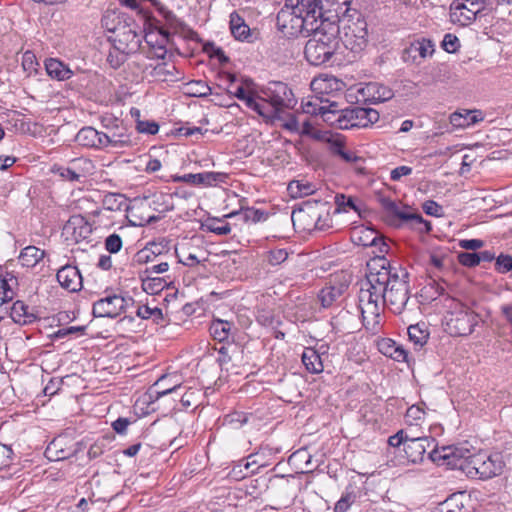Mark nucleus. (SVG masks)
I'll return each mask as SVG.
<instances>
[{
    "instance_id": "nucleus-55",
    "label": "nucleus",
    "mask_w": 512,
    "mask_h": 512,
    "mask_svg": "<svg viewBox=\"0 0 512 512\" xmlns=\"http://www.w3.org/2000/svg\"><path fill=\"white\" fill-rule=\"evenodd\" d=\"M458 262L468 268H473L479 265V256L478 252H459L457 254Z\"/></svg>"
},
{
    "instance_id": "nucleus-62",
    "label": "nucleus",
    "mask_w": 512,
    "mask_h": 512,
    "mask_svg": "<svg viewBox=\"0 0 512 512\" xmlns=\"http://www.w3.org/2000/svg\"><path fill=\"white\" fill-rule=\"evenodd\" d=\"M424 289H425L426 293H431V295H430L431 300H435L439 296H445V298L447 296H449L448 294H446L445 287L436 280H431L427 284V286H425Z\"/></svg>"
},
{
    "instance_id": "nucleus-61",
    "label": "nucleus",
    "mask_w": 512,
    "mask_h": 512,
    "mask_svg": "<svg viewBox=\"0 0 512 512\" xmlns=\"http://www.w3.org/2000/svg\"><path fill=\"white\" fill-rule=\"evenodd\" d=\"M495 270L498 273H507L512 270V256L508 254H500L495 257Z\"/></svg>"
},
{
    "instance_id": "nucleus-10",
    "label": "nucleus",
    "mask_w": 512,
    "mask_h": 512,
    "mask_svg": "<svg viewBox=\"0 0 512 512\" xmlns=\"http://www.w3.org/2000/svg\"><path fill=\"white\" fill-rule=\"evenodd\" d=\"M133 298L124 297L120 294H107L105 297L94 302L92 314L94 317L116 318L126 312L128 305L133 304Z\"/></svg>"
},
{
    "instance_id": "nucleus-13",
    "label": "nucleus",
    "mask_w": 512,
    "mask_h": 512,
    "mask_svg": "<svg viewBox=\"0 0 512 512\" xmlns=\"http://www.w3.org/2000/svg\"><path fill=\"white\" fill-rule=\"evenodd\" d=\"M229 29L231 35L237 41L254 43L259 40V30L250 28L244 17L238 11H233L229 15Z\"/></svg>"
},
{
    "instance_id": "nucleus-56",
    "label": "nucleus",
    "mask_w": 512,
    "mask_h": 512,
    "mask_svg": "<svg viewBox=\"0 0 512 512\" xmlns=\"http://www.w3.org/2000/svg\"><path fill=\"white\" fill-rule=\"evenodd\" d=\"M337 128L348 130L353 128V114L350 107L340 110L338 115Z\"/></svg>"
},
{
    "instance_id": "nucleus-58",
    "label": "nucleus",
    "mask_w": 512,
    "mask_h": 512,
    "mask_svg": "<svg viewBox=\"0 0 512 512\" xmlns=\"http://www.w3.org/2000/svg\"><path fill=\"white\" fill-rule=\"evenodd\" d=\"M170 241L166 239H161L159 241H153L147 244L146 248L150 250L153 254L154 258L161 256L164 253H167L170 249L169 247Z\"/></svg>"
},
{
    "instance_id": "nucleus-27",
    "label": "nucleus",
    "mask_w": 512,
    "mask_h": 512,
    "mask_svg": "<svg viewBox=\"0 0 512 512\" xmlns=\"http://www.w3.org/2000/svg\"><path fill=\"white\" fill-rule=\"evenodd\" d=\"M127 38L132 37L134 41L133 47H129L128 45L121 49L120 47H114L113 50H110L107 55V62L113 69H118L124 62L126 61V54L138 47L140 44V40L135 32L129 30L127 33H124Z\"/></svg>"
},
{
    "instance_id": "nucleus-2",
    "label": "nucleus",
    "mask_w": 512,
    "mask_h": 512,
    "mask_svg": "<svg viewBox=\"0 0 512 512\" xmlns=\"http://www.w3.org/2000/svg\"><path fill=\"white\" fill-rule=\"evenodd\" d=\"M322 24L312 33L304 48L305 58L313 66L328 63L340 44V26L335 21H323Z\"/></svg>"
},
{
    "instance_id": "nucleus-29",
    "label": "nucleus",
    "mask_w": 512,
    "mask_h": 512,
    "mask_svg": "<svg viewBox=\"0 0 512 512\" xmlns=\"http://www.w3.org/2000/svg\"><path fill=\"white\" fill-rule=\"evenodd\" d=\"M483 120L481 111L478 110H464L463 112L456 111L449 117L450 124L454 128H467Z\"/></svg>"
},
{
    "instance_id": "nucleus-54",
    "label": "nucleus",
    "mask_w": 512,
    "mask_h": 512,
    "mask_svg": "<svg viewBox=\"0 0 512 512\" xmlns=\"http://www.w3.org/2000/svg\"><path fill=\"white\" fill-rule=\"evenodd\" d=\"M14 296L13 290L10 288L8 281L6 280V285H2L0 291V315L6 314L8 311L7 305L10 301H12Z\"/></svg>"
},
{
    "instance_id": "nucleus-46",
    "label": "nucleus",
    "mask_w": 512,
    "mask_h": 512,
    "mask_svg": "<svg viewBox=\"0 0 512 512\" xmlns=\"http://www.w3.org/2000/svg\"><path fill=\"white\" fill-rule=\"evenodd\" d=\"M207 231L217 235H227L231 232V226L221 218L210 217L204 224Z\"/></svg>"
},
{
    "instance_id": "nucleus-17",
    "label": "nucleus",
    "mask_w": 512,
    "mask_h": 512,
    "mask_svg": "<svg viewBox=\"0 0 512 512\" xmlns=\"http://www.w3.org/2000/svg\"><path fill=\"white\" fill-rule=\"evenodd\" d=\"M91 233V225L81 215L71 216L63 227V234L75 243L88 239Z\"/></svg>"
},
{
    "instance_id": "nucleus-35",
    "label": "nucleus",
    "mask_w": 512,
    "mask_h": 512,
    "mask_svg": "<svg viewBox=\"0 0 512 512\" xmlns=\"http://www.w3.org/2000/svg\"><path fill=\"white\" fill-rule=\"evenodd\" d=\"M464 499L463 492L454 493L437 505L436 512H469Z\"/></svg>"
},
{
    "instance_id": "nucleus-57",
    "label": "nucleus",
    "mask_w": 512,
    "mask_h": 512,
    "mask_svg": "<svg viewBox=\"0 0 512 512\" xmlns=\"http://www.w3.org/2000/svg\"><path fill=\"white\" fill-rule=\"evenodd\" d=\"M288 258V252L286 249L279 248V249H273L267 252L266 260L267 262L272 265L276 266L284 261H286Z\"/></svg>"
},
{
    "instance_id": "nucleus-11",
    "label": "nucleus",
    "mask_w": 512,
    "mask_h": 512,
    "mask_svg": "<svg viewBox=\"0 0 512 512\" xmlns=\"http://www.w3.org/2000/svg\"><path fill=\"white\" fill-rule=\"evenodd\" d=\"M485 0H454L450 5V20L460 26L470 25L485 8Z\"/></svg>"
},
{
    "instance_id": "nucleus-18",
    "label": "nucleus",
    "mask_w": 512,
    "mask_h": 512,
    "mask_svg": "<svg viewBox=\"0 0 512 512\" xmlns=\"http://www.w3.org/2000/svg\"><path fill=\"white\" fill-rule=\"evenodd\" d=\"M434 43L427 38L417 39L409 44L402 52V60L406 63H418L420 59L432 56Z\"/></svg>"
},
{
    "instance_id": "nucleus-47",
    "label": "nucleus",
    "mask_w": 512,
    "mask_h": 512,
    "mask_svg": "<svg viewBox=\"0 0 512 512\" xmlns=\"http://www.w3.org/2000/svg\"><path fill=\"white\" fill-rule=\"evenodd\" d=\"M257 469H250L249 466L245 465V459H241L234 463L230 472L229 477L235 481H240L250 475L256 474Z\"/></svg>"
},
{
    "instance_id": "nucleus-40",
    "label": "nucleus",
    "mask_w": 512,
    "mask_h": 512,
    "mask_svg": "<svg viewBox=\"0 0 512 512\" xmlns=\"http://www.w3.org/2000/svg\"><path fill=\"white\" fill-rule=\"evenodd\" d=\"M317 101H318V99H316L315 102H312V101L307 102L304 105V111L309 114L320 115L324 122L337 128L338 115H339L340 110L328 111V110H323L324 109L323 107L316 108V105H318Z\"/></svg>"
},
{
    "instance_id": "nucleus-41",
    "label": "nucleus",
    "mask_w": 512,
    "mask_h": 512,
    "mask_svg": "<svg viewBox=\"0 0 512 512\" xmlns=\"http://www.w3.org/2000/svg\"><path fill=\"white\" fill-rule=\"evenodd\" d=\"M241 213L245 222L258 223L266 221L268 213L264 210L257 209L254 207H243L241 206L240 211H233L224 216V218H232L235 215Z\"/></svg>"
},
{
    "instance_id": "nucleus-34",
    "label": "nucleus",
    "mask_w": 512,
    "mask_h": 512,
    "mask_svg": "<svg viewBox=\"0 0 512 512\" xmlns=\"http://www.w3.org/2000/svg\"><path fill=\"white\" fill-rule=\"evenodd\" d=\"M44 66L46 73L58 81L68 80L74 74L67 65L58 59H46Z\"/></svg>"
},
{
    "instance_id": "nucleus-15",
    "label": "nucleus",
    "mask_w": 512,
    "mask_h": 512,
    "mask_svg": "<svg viewBox=\"0 0 512 512\" xmlns=\"http://www.w3.org/2000/svg\"><path fill=\"white\" fill-rule=\"evenodd\" d=\"M438 449L435 439L429 436L413 437L410 436L404 447V452L409 461L420 463L423 461L428 449Z\"/></svg>"
},
{
    "instance_id": "nucleus-4",
    "label": "nucleus",
    "mask_w": 512,
    "mask_h": 512,
    "mask_svg": "<svg viewBox=\"0 0 512 512\" xmlns=\"http://www.w3.org/2000/svg\"><path fill=\"white\" fill-rule=\"evenodd\" d=\"M323 21L318 15L294 13L293 10L282 8L276 17L278 29L289 38L310 37L321 27Z\"/></svg>"
},
{
    "instance_id": "nucleus-23",
    "label": "nucleus",
    "mask_w": 512,
    "mask_h": 512,
    "mask_svg": "<svg viewBox=\"0 0 512 512\" xmlns=\"http://www.w3.org/2000/svg\"><path fill=\"white\" fill-rule=\"evenodd\" d=\"M363 496V489L356 481L349 482L334 505V512H346Z\"/></svg>"
},
{
    "instance_id": "nucleus-49",
    "label": "nucleus",
    "mask_w": 512,
    "mask_h": 512,
    "mask_svg": "<svg viewBox=\"0 0 512 512\" xmlns=\"http://www.w3.org/2000/svg\"><path fill=\"white\" fill-rule=\"evenodd\" d=\"M84 161L83 159H74L71 161V165L68 167H58L57 171L60 176L69 181H79L84 175L77 172V165Z\"/></svg>"
},
{
    "instance_id": "nucleus-43",
    "label": "nucleus",
    "mask_w": 512,
    "mask_h": 512,
    "mask_svg": "<svg viewBox=\"0 0 512 512\" xmlns=\"http://www.w3.org/2000/svg\"><path fill=\"white\" fill-rule=\"evenodd\" d=\"M142 287L145 292L154 295L162 292L164 288H169V283L165 277L146 275V277L142 279Z\"/></svg>"
},
{
    "instance_id": "nucleus-21",
    "label": "nucleus",
    "mask_w": 512,
    "mask_h": 512,
    "mask_svg": "<svg viewBox=\"0 0 512 512\" xmlns=\"http://www.w3.org/2000/svg\"><path fill=\"white\" fill-rule=\"evenodd\" d=\"M59 285L68 292H78L82 288V276L76 266L65 265L56 274Z\"/></svg>"
},
{
    "instance_id": "nucleus-52",
    "label": "nucleus",
    "mask_w": 512,
    "mask_h": 512,
    "mask_svg": "<svg viewBox=\"0 0 512 512\" xmlns=\"http://www.w3.org/2000/svg\"><path fill=\"white\" fill-rule=\"evenodd\" d=\"M249 414L242 411H234L225 416V423L233 428H240L248 422Z\"/></svg>"
},
{
    "instance_id": "nucleus-1",
    "label": "nucleus",
    "mask_w": 512,
    "mask_h": 512,
    "mask_svg": "<svg viewBox=\"0 0 512 512\" xmlns=\"http://www.w3.org/2000/svg\"><path fill=\"white\" fill-rule=\"evenodd\" d=\"M380 267L366 274L360 283L358 307L363 326L375 334L380 329L381 313L387 306L394 314H401L409 300V273L401 266H393L386 258L374 263Z\"/></svg>"
},
{
    "instance_id": "nucleus-16",
    "label": "nucleus",
    "mask_w": 512,
    "mask_h": 512,
    "mask_svg": "<svg viewBox=\"0 0 512 512\" xmlns=\"http://www.w3.org/2000/svg\"><path fill=\"white\" fill-rule=\"evenodd\" d=\"M228 174L224 172H202V173H188L184 175L171 176L172 182H184L193 186H212L214 183H226Z\"/></svg>"
},
{
    "instance_id": "nucleus-6",
    "label": "nucleus",
    "mask_w": 512,
    "mask_h": 512,
    "mask_svg": "<svg viewBox=\"0 0 512 512\" xmlns=\"http://www.w3.org/2000/svg\"><path fill=\"white\" fill-rule=\"evenodd\" d=\"M263 99L271 108V122L280 118L286 109H293L297 100L292 89L282 81H270L260 89Z\"/></svg>"
},
{
    "instance_id": "nucleus-32",
    "label": "nucleus",
    "mask_w": 512,
    "mask_h": 512,
    "mask_svg": "<svg viewBox=\"0 0 512 512\" xmlns=\"http://www.w3.org/2000/svg\"><path fill=\"white\" fill-rule=\"evenodd\" d=\"M379 233L370 227H358L352 232L351 239L353 243L363 247L377 246Z\"/></svg>"
},
{
    "instance_id": "nucleus-59",
    "label": "nucleus",
    "mask_w": 512,
    "mask_h": 512,
    "mask_svg": "<svg viewBox=\"0 0 512 512\" xmlns=\"http://www.w3.org/2000/svg\"><path fill=\"white\" fill-rule=\"evenodd\" d=\"M104 245H105V249L109 253L116 254L121 250V248L123 246L122 238L117 233L110 234L105 239Z\"/></svg>"
},
{
    "instance_id": "nucleus-28",
    "label": "nucleus",
    "mask_w": 512,
    "mask_h": 512,
    "mask_svg": "<svg viewBox=\"0 0 512 512\" xmlns=\"http://www.w3.org/2000/svg\"><path fill=\"white\" fill-rule=\"evenodd\" d=\"M350 109L353 114V128H365L379 120V112L375 109L360 106H350Z\"/></svg>"
},
{
    "instance_id": "nucleus-19",
    "label": "nucleus",
    "mask_w": 512,
    "mask_h": 512,
    "mask_svg": "<svg viewBox=\"0 0 512 512\" xmlns=\"http://www.w3.org/2000/svg\"><path fill=\"white\" fill-rule=\"evenodd\" d=\"M121 5L136 11L139 15H141L145 22L153 29L157 30L158 33L168 41L170 36V31L164 28L161 21L153 16L150 7H146L143 5L141 0H118Z\"/></svg>"
},
{
    "instance_id": "nucleus-7",
    "label": "nucleus",
    "mask_w": 512,
    "mask_h": 512,
    "mask_svg": "<svg viewBox=\"0 0 512 512\" xmlns=\"http://www.w3.org/2000/svg\"><path fill=\"white\" fill-rule=\"evenodd\" d=\"M504 467L502 456L499 453L488 454L480 451L476 454H469L466 464V474L479 479H490L499 475Z\"/></svg>"
},
{
    "instance_id": "nucleus-9",
    "label": "nucleus",
    "mask_w": 512,
    "mask_h": 512,
    "mask_svg": "<svg viewBox=\"0 0 512 512\" xmlns=\"http://www.w3.org/2000/svg\"><path fill=\"white\" fill-rule=\"evenodd\" d=\"M470 452L464 451L455 446H443L438 449H432L428 452V458L438 466H445L448 469H459L466 473V464L469 460Z\"/></svg>"
},
{
    "instance_id": "nucleus-3",
    "label": "nucleus",
    "mask_w": 512,
    "mask_h": 512,
    "mask_svg": "<svg viewBox=\"0 0 512 512\" xmlns=\"http://www.w3.org/2000/svg\"><path fill=\"white\" fill-rule=\"evenodd\" d=\"M444 305L447 308L443 318L445 331L453 337L470 335L479 322V315L450 296L444 298Z\"/></svg>"
},
{
    "instance_id": "nucleus-26",
    "label": "nucleus",
    "mask_w": 512,
    "mask_h": 512,
    "mask_svg": "<svg viewBox=\"0 0 512 512\" xmlns=\"http://www.w3.org/2000/svg\"><path fill=\"white\" fill-rule=\"evenodd\" d=\"M361 93L367 97L365 101H370L371 103L385 102L394 96L391 88L377 82L366 84Z\"/></svg>"
},
{
    "instance_id": "nucleus-31",
    "label": "nucleus",
    "mask_w": 512,
    "mask_h": 512,
    "mask_svg": "<svg viewBox=\"0 0 512 512\" xmlns=\"http://www.w3.org/2000/svg\"><path fill=\"white\" fill-rule=\"evenodd\" d=\"M141 2L143 4L148 2L150 7H153L158 12V14L164 19L165 25L167 26L164 28L168 31L169 29L177 31L182 26L183 23L160 0H141Z\"/></svg>"
},
{
    "instance_id": "nucleus-5",
    "label": "nucleus",
    "mask_w": 512,
    "mask_h": 512,
    "mask_svg": "<svg viewBox=\"0 0 512 512\" xmlns=\"http://www.w3.org/2000/svg\"><path fill=\"white\" fill-rule=\"evenodd\" d=\"M342 23L343 36L340 38L344 46L353 53H360L368 43L367 22L358 10L337 19Z\"/></svg>"
},
{
    "instance_id": "nucleus-44",
    "label": "nucleus",
    "mask_w": 512,
    "mask_h": 512,
    "mask_svg": "<svg viewBox=\"0 0 512 512\" xmlns=\"http://www.w3.org/2000/svg\"><path fill=\"white\" fill-rule=\"evenodd\" d=\"M11 317L14 322L27 324L32 322V314L29 313V307L22 301H16L11 307Z\"/></svg>"
},
{
    "instance_id": "nucleus-50",
    "label": "nucleus",
    "mask_w": 512,
    "mask_h": 512,
    "mask_svg": "<svg viewBox=\"0 0 512 512\" xmlns=\"http://www.w3.org/2000/svg\"><path fill=\"white\" fill-rule=\"evenodd\" d=\"M335 204V213H345L348 212L349 209L358 212V207L356 206L354 200L351 197L345 196L344 194H336Z\"/></svg>"
},
{
    "instance_id": "nucleus-42",
    "label": "nucleus",
    "mask_w": 512,
    "mask_h": 512,
    "mask_svg": "<svg viewBox=\"0 0 512 512\" xmlns=\"http://www.w3.org/2000/svg\"><path fill=\"white\" fill-rule=\"evenodd\" d=\"M136 315L141 319H151L157 325H163L165 322L162 309L151 307L149 304L139 305L136 309Z\"/></svg>"
},
{
    "instance_id": "nucleus-53",
    "label": "nucleus",
    "mask_w": 512,
    "mask_h": 512,
    "mask_svg": "<svg viewBox=\"0 0 512 512\" xmlns=\"http://www.w3.org/2000/svg\"><path fill=\"white\" fill-rule=\"evenodd\" d=\"M425 412L419 406L412 405L405 414V421L409 425H419L424 420Z\"/></svg>"
},
{
    "instance_id": "nucleus-20",
    "label": "nucleus",
    "mask_w": 512,
    "mask_h": 512,
    "mask_svg": "<svg viewBox=\"0 0 512 512\" xmlns=\"http://www.w3.org/2000/svg\"><path fill=\"white\" fill-rule=\"evenodd\" d=\"M76 454L72 441L67 437L59 436L54 438L46 447L44 456L49 461H61Z\"/></svg>"
},
{
    "instance_id": "nucleus-38",
    "label": "nucleus",
    "mask_w": 512,
    "mask_h": 512,
    "mask_svg": "<svg viewBox=\"0 0 512 512\" xmlns=\"http://www.w3.org/2000/svg\"><path fill=\"white\" fill-rule=\"evenodd\" d=\"M232 328V322L221 319H215L212 321L209 327V332L214 340L218 342H224L227 341L231 336Z\"/></svg>"
},
{
    "instance_id": "nucleus-37",
    "label": "nucleus",
    "mask_w": 512,
    "mask_h": 512,
    "mask_svg": "<svg viewBox=\"0 0 512 512\" xmlns=\"http://www.w3.org/2000/svg\"><path fill=\"white\" fill-rule=\"evenodd\" d=\"M284 9L293 10L294 13H307L308 15H318V10L321 6H318L317 0H284Z\"/></svg>"
},
{
    "instance_id": "nucleus-8",
    "label": "nucleus",
    "mask_w": 512,
    "mask_h": 512,
    "mask_svg": "<svg viewBox=\"0 0 512 512\" xmlns=\"http://www.w3.org/2000/svg\"><path fill=\"white\" fill-rule=\"evenodd\" d=\"M379 201L388 216L399 219L409 228L419 233H429L432 230L431 223L425 220L420 213L408 211V206L401 208L398 203L388 197H380Z\"/></svg>"
},
{
    "instance_id": "nucleus-24",
    "label": "nucleus",
    "mask_w": 512,
    "mask_h": 512,
    "mask_svg": "<svg viewBox=\"0 0 512 512\" xmlns=\"http://www.w3.org/2000/svg\"><path fill=\"white\" fill-rule=\"evenodd\" d=\"M104 132H100L91 126H85L81 128L76 137L75 141L83 147L104 149Z\"/></svg>"
},
{
    "instance_id": "nucleus-33",
    "label": "nucleus",
    "mask_w": 512,
    "mask_h": 512,
    "mask_svg": "<svg viewBox=\"0 0 512 512\" xmlns=\"http://www.w3.org/2000/svg\"><path fill=\"white\" fill-rule=\"evenodd\" d=\"M305 369L311 374H319L324 370L320 353L312 347H306L301 356Z\"/></svg>"
},
{
    "instance_id": "nucleus-36",
    "label": "nucleus",
    "mask_w": 512,
    "mask_h": 512,
    "mask_svg": "<svg viewBox=\"0 0 512 512\" xmlns=\"http://www.w3.org/2000/svg\"><path fill=\"white\" fill-rule=\"evenodd\" d=\"M242 101L248 108L255 111L267 122L270 121L269 119H271V108H269V104L264 101L263 96L256 97L253 93L248 92Z\"/></svg>"
},
{
    "instance_id": "nucleus-60",
    "label": "nucleus",
    "mask_w": 512,
    "mask_h": 512,
    "mask_svg": "<svg viewBox=\"0 0 512 512\" xmlns=\"http://www.w3.org/2000/svg\"><path fill=\"white\" fill-rule=\"evenodd\" d=\"M85 332V326H70L60 328L55 331L52 335L56 339L65 338L68 336H79L83 335Z\"/></svg>"
},
{
    "instance_id": "nucleus-48",
    "label": "nucleus",
    "mask_w": 512,
    "mask_h": 512,
    "mask_svg": "<svg viewBox=\"0 0 512 512\" xmlns=\"http://www.w3.org/2000/svg\"><path fill=\"white\" fill-rule=\"evenodd\" d=\"M409 340L418 348H422L428 341L429 333L422 329L419 324L408 327Z\"/></svg>"
},
{
    "instance_id": "nucleus-63",
    "label": "nucleus",
    "mask_w": 512,
    "mask_h": 512,
    "mask_svg": "<svg viewBox=\"0 0 512 512\" xmlns=\"http://www.w3.org/2000/svg\"><path fill=\"white\" fill-rule=\"evenodd\" d=\"M442 48L448 53H455L460 48V41L454 34L447 33L442 41Z\"/></svg>"
},
{
    "instance_id": "nucleus-51",
    "label": "nucleus",
    "mask_w": 512,
    "mask_h": 512,
    "mask_svg": "<svg viewBox=\"0 0 512 512\" xmlns=\"http://www.w3.org/2000/svg\"><path fill=\"white\" fill-rule=\"evenodd\" d=\"M104 205L112 211L122 210L126 205V199L122 194L110 193L104 198Z\"/></svg>"
},
{
    "instance_id": "nucleus-14",
    "label": "nucleus",
    "mask_w": 512,
    "mask_h": 512,
    "mask_svg": "<svg viewBox=\"0 0 512 512\" xmlns=\"http://www.w3.org/2000/svg\"><path fill=\"white\" fill-rule=\"evenodd\" d=\"M353 0H317L318 16L322 21H335L354 9L351 8Z\"/></svg>"
},
{
    "instance_id": "nucleus-64",
    "label": "nucleus",
    "mask_w": 512,
    "mask_h": 512,
    "mask_svg": "<svg viewBox=\"0 0 512 512\" xmlns=\"http://www.w3.org/2000/svg\"><path fill=\"white\" fill-rule=\"evenodd\" d=\"M423 211L433 217L444 216L443 207L434 200H427L422 204Z\"/></svg>"
},
{
    "instance_id": "nucleus-25",
    "label": "nucleus",
    "mask_w": 512,
    "mask_h": 512,
    "mask_svg": "<svg viewBox=\"0 0 512 512\" xmlns=\"http://www.w3.org/2000/svg\"><path fill=\"white\" fill-rule=\"evenodd\" d=\"M43 191H41L38 186L34 185V193L36 192V189L39 190V194L42 193L43 195H38L39 199H37L36 206L40 210V221L45 224H49L51 222L52 216V208H53V198L51 196V191L49 190L50 184L49 182L47 184H42Z\"/></svg>"
},
{
    "instance_id": "nucleus-39",
    "label": "nucleus",
    "mask_w": 512,
    "mask_h": 512,
    "mask_svg": "<svg viewBox=\"0 0 512 512\" xmlns=\"http://www.w3.org/2000/svg\"><path fill=\"white\" fill-rule=\"evenodd\" d=\"M35 293L39 297H43L48 304L57 303L61 296L58 286L53 283L52 279H41Z\"/></svg>"
},
{
    "instance_id": "nucleus-45",
    "label": "nucleus",
    "mask_w": 512,
    "mask_h": 512,
    "mask_svg": "<svg viewBox=\"0 0 512 512\" xmlns=\"http://www.w3.org/2000/svg\"><path fill=\"white\" fill-rule=\"evenodd\" d=\"M203 52L211 59H216L221 65H226L230 62L229 57L225 54L223 49L217 46L212 41H207L203 44Z\"/></svg>"
},
{
    "instance_id": "nucleus-22",
    "label": "nucleus",
    "mask_w": 512,
    "mask_h": 512,
    "mask_svg": "<svg viewBox=\"0 0 512 512\" xmlns=\"http://www.w3.org/2000/svg\"><path fill=\"white\" fill-rule=\"evenodd\" d=\"M349 284L345 282L325 285L318 293V300L323 308L337 305L347 291Z\"/></svg>"
},
{
    "instance_id": "nucleus-30",
    "label": "nucleus",
    "mask_w": 512,
    "mask_h": 512,
    "mask_svg": "<svg viewBox=\"0 0 512 512\" xmlns=\"http://www.w3.org/2000/svg\"><path fill=\"white\" fill-rule=\"evenodd\" d=\"M172 378L162 376L149 389L148 396L151 401L158 400L160 397L173 393L181 388L180 383H171Z\"/></svg>"
},
{
    "instance_id": "nucleus-12",
    "label": "nucleus",
    "mask_w": 512,
    "mask_h": 512,
    "mask_svg": "<svg viewBox=\"0 0 512 512\" xmlns=\"http://www.w3.org/2000/svg\"><path fill=\"white\" fill-rule=\"evenodd\" d=\"M106 132H104V149L124 148L132 145L131 135L123 121L117 118H104L102 120Z\"/></svg>"
}]
</instances>
